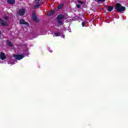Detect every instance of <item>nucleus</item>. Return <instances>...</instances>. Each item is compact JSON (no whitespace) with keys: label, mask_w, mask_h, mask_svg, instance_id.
Wrapping results in <instances>:
<instances>
[{"label":"nucleus","mask_w":128,"mask_h":128,"mask_svg":"<svg viewBox=\"0 0 128 128\" xmlns=\"http://www.w3.org/2000/svg\"><path fill=\"white\" fill-rule=\"evenodd\" d=\"M115 10L118 12H124L126 10V7L122 6L120 3H117L115 6Z\"/></svg>","instance_id":"nucleus-1"},{"label":"nucleus","mask_w":128,"mask_h":128,"mask_svg":"<svg viewBox=\"0 0 128 128\" xmlns=\"http://www.w3.org/2000/svg\"><path fill=\"white\" fill-rule=\"evenodd\" d=\"M20 24H26L28 26H30V24H28V22H26L24 19L20 20Z\"/></svg>","instance_id":"nucleus-2"},{"label":"nucleus","mask_w":128,"mask_h":128,"mask_svg":"<svg viewBox=\"0 0 128 128\" xmlns=\"http://www.w3.org/2000/svg\"><path fill=\"white\" fill-rule=\"evenodd\" d=\"M0 26H6L8 22L0 18Z\"/></svg>","instance_id":"nucleus-3"},{"label":"nucleus","mask_w":128,"mask_h":128,"mask_svg":"<svg viewBox=\"0 0 128 128\" xmlns=\"http://www.w3.org/2000/svg\"><path fill=\"white\" fill-rule=\"evenodd\" d=\"M0 58L2 60H4L6 58V54L4 52H1L0 53Z\"/></svg>","instance_id":"nucleus-4"},{"label":"nucleus","mask_w":128,"mask_h":128,"mask_svg":"<svg viewBox=\"0 0 128 128\" xmlns=\"http://www.w3.org/2000/svg\"><path fill=\"white\" fill-rule=\"evenodd\" d=\"M14 56L15 58L18 60H20L22 58H24V56L22 54H17V55H14Z\"/></svg>","instance_id":"nucleus-5"},{"label":"nucleus","mask_w":128,"mask_h":128,"mask_svg":"<svg viewBox=\"0 0 128 128\" xmlns=\"http://www.w3.org/2000/svg\"><path fill=\"white\" fill-rule=\"evenodd\" d=\"M26 13V10L24 9L20 8L19 10V12H18V16H24V14Z\"/></svg>","instance_id":"nucleus-6"},{"label":"nucleus","mask_w":128,"mask_h":128,"mask_svg":"<svg viewBox=\"0 0 128 128\" xmlns=\"http://www.w3.org/2000/svg\"><path fill=\"white\" fill-rule=\"evenodd\" d=\"M32 18L34 22H37L38 21V17H36V15L34 14H32Z\"/></svg>","instance_id":"nucleus-7"},{"label":"nucleus","mask_w":128,"mask_h":128,"mask_svg":"<svg viewBox=\"0 0 128 128\" xmlns=\"http://www.w3.org/2000/svg\"><path fill=\"white\" fill-rule=\"evenodd\" d=\"M7 2L10 4H16V0H8Z\"/></svg>","instance_id":"nucleus-8"},{"label":"nucleus","mask_w":128,"mask_h":128,"mask_svg":"<svg viewBox=\"0 0 128 128\" xmlns=\"http://www.w3.org/2000/svg\"><path fill=\"white\" fill-rule=\"evenodd\" d=\"M62 18H64V16L62 14H60L58 15L57 20H62Z\"/></svg>","instance_id":"nucleus-9"},{"label":"nucleus","mask_w":128,"mask_h":128,"mask_svg":"<svg viewBox=\"0 0 128 128\" xmlns=\"http://www.w3.org/2000/svg\"><path fill=\"white\" fill-rule=\"evenodd\" d=\"M55 13L54 10H52L51 12L48 13V16H54V14Z\"/></svg>","instance_id":"nucleus-10"},{"label":"nucleus","mask_w":128,"mask_h":128,"mask_svg":"<svg viewBox=\"0 0 128 128\" xmlns=\"http://www.w3.org/2000/svg\"><path fill=\"white\" fill-rule=\"evenodd\" d=\"M6 44L9 46H10L11 48L12 46V42H10V40H6Z\"/></svg>","instance_id":"nucleus-11"},{"label":"nucleus","mask_w":128,"mask_h":128,"mask_svg":"<svg viewBox=\"0 0 128 128\" xmlns=\"http://www.w3.org/2000/svg\"><path fill=\"white\" fill-rule=\"evenodd\" d=\"M114 10V6H109L107 10L108 12H112Z\"/></svg>","instance_id":"nucleus-12"},{"label":"nucleus","mask_w":128,"mask_h":128,"mask_svg":"<svg viewBox=\"0 0 128 128\" xmlns=\"http://www.w3.org/2000/svg\"><path fill=\"white\" fill-rule=\"evenodd\" d=\"M64 23H62V22L60 20H58V26H62V24H63Z\"/></svg>","instance_id":"nucleus-13"},{"label":"nucleus","mask_w":128,"mask_h":128,"mask_svg":"<svg viewBox=\"0 0 128 128\" xmlns=\"http://www.w3.org/2000/svg\"><path fill=\"white\" fill-rule=\"evenodd\" d=\"M54 35L56 36H60V32H56L54 33Z\"/></svg>","instance_id":"nucleus-14"},{"label":"nucleus","mask_w":128,"mask_h":128,"mask_svg":"<svg viewBox=\"0 0 128 128\" xmlns=\"http://www.w3.org/2000/svg\"><path fill=\"white\" fill-rule=\"evenodd\" d=\"M40 6V4H36L34 6V8L35 9L38 8Z\"/></svg>","instance_id":"nucleus-15"},{"label":"nucleus","mask_w":128,"mask_h":128,"mask_svg":"<svg viewBox=\"0 0 128 128\" xmlns=\"http://www.w3.org/2000/svg\"><path fill=\"white\" fill-rule=\"evenodd\" d=\"M62 6H64V5L62 4H60L58 6V8H59V10H60L61 8H62Z\"/></svg>","instance_id":"nucleus-16"},{"label":"nucleus","mask_w":128,"mask_h":128,"mask_svg":"<svg viewBox=\"0 0 128 128\" xmlns=\"http://www.w3.org/2000/svg\"><path fill=\"white\" fill-rule=\"evenodd\" d=\"M78 4H84V2L82 1L78 0Z\"/></svg>","instance_id":"nucleus-17"},{"label":"nucleus","mask_w":128,"mask_h":128,"mask_svg":"<svg viewBox=\"0 0 128 128\" xmlns=\"http://www.w3.org/2000/svg\"><path fill=\"white\" fill-rule=\"evenodd\" d=\"M4 18L6 20H8V16H4Z\"/></svg>","instance_id":"nucleus-18"},{"label":"nucleus","mask_w":128,"mask_h":128,"mask_svg":"<svg viewBox=\"0 0 128 128\" xmlns=\"http://www.w3.org/2000/svg\"><path fill=\"white\" fill-rule=\"evenodd\" d=\"M98 2H106V0H98Z\"/></svg>","instance_id":"nucleus-19"},{"label":"nucleus","mask_w":128,"mask_h":128,"mask_svg":"<svg viewBox=\"0 0 128 128\" xmlns=\"http://www.w3.org/2000/svg\"><path fill=\"white\" fill-rule=\"evenodd\" d=\"M76 6L77 8H80V6L79 4H77Z\"/></svg>","instance_id":"nucleus-20"},{"label":"nucleus","mask_w":128,"mask_h":128,"mask_svg":"<svg viewBox=\"0 0 128 128\" xmlns=\"http://www.w3.org/2000/svg\"><path fill=\"white\" fill-rule=\"evenodd\" d=\"M82 26H86V23H84V22H82Z\"/></svg>","instance_id":"nucleus-21"},{"label":"nucleus","mask_w":128,"mask_h":128,"mask_svg":"<svg viewBox=\"0 0 128 128\" xmlns=\"http://www.w3.org/2000/svg\"><path fill=\"white\" fill-rule=\"evenodd\" d=\"M40 0H38L36 1V4H40Z\"/></svg>","instance_id":"nucleus-22"}]
</instances>
